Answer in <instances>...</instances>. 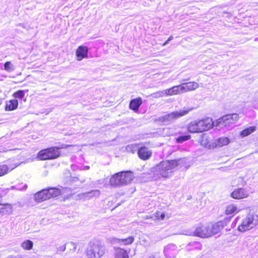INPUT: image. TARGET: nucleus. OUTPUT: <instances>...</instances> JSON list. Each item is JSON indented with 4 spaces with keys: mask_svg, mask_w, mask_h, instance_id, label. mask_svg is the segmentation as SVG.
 <instances>
[{
    "mask_svg": "<svg viewBox=\"0 0 258 258\" xmlns=\"http://www.w3.org/2000/svg\"><path fill=\"white\" fill-rule=\"evenodd\" d=\"M138 154L140 158L146 160L150 158L152 155V151L147 147H141L139 149Z\"/></svg>",
    "mask_w": 258,
    "mask_h": 258,
    "instance_id": "nucleus-15",
    "label": "nucleus"
},
{
    "mask_svg": "<svg viewBox=\"0 0 258 258\" xmlns=\"http://www.w3.org/2000/svg\"><path fill=\"white\" fill-rule=\"evenodd\" d=\"M88 48L87 46L81 45L78 47L76 51V55L78 61L88 57Z\"/></svg>",
    "mask_w": 258,
    "mask_h": 258,
    "instance_id": "nucleus-13",
    "label": "nucleus"
},
{
    "mask_svg": "<svg viewBox=\"0 0 258 258\" xmlns=\"http://www.w3.org/2000/svg\"><path fill=\"white\" fill-rule=\"evenodd\" d=\"M10 170L9 167L5 164L0 165V177L6 174Z\"/></svg>",
    "mask_w": 258,
    "mask_h": 258,
    "instance_id": "nucleus-29",
    "label": "nucleus"
},
{
    "mask_svg": "<svg viewBox=\"0 0 258 258\" xmlns=\"http://www.w3.org/2000/svg\"><path fill=\"white\" fill-rule=\"evenodd\" d=\"M165 90H163V91H157L154 93H152V94H151V96L153 98H155L163 97L166 96V94L165 93Z\"/></svg>",
    "mask_w": 258,
    "mask_h": 258,
    "instance_id": "nucleus-30",
    "label": "nucleus"
},
{
    "mask_svg": "<svg viewBox=\"0 0 258 258\" xmlns=\"http://www.w3.org/2000/svg\"><path fill=\"white\" fill-rule=\"evenodd\" d=\"M180 86V89L181 90L182 93L187 91L195 90L199 86L198 83L195 82L182 83Z\"/></svg>",
    "mask_w": 258,
    "mask_h": 258,
    "instance_id": "nucleus-14",
    "label": "nucleus"
},
{
    "mask_svg": "<svg viewBox=\"0 0 258 258\" xmlns=\"http://www.w3.org/2000/svg\"><path fill=\"white\" fill-rule=\"evenodd\" d=\"M65 249H66V247L64 246L63 248V250H64Z\"/></svg>",
    "mask_w": 258,
    "mask_h": 258,
    "instance_id": "nucleus-45",
    "label": "nucleus"
},
{
    "mask_svg": "<svg viewBox=\"0 0 258 258\" xmlns=\"http://www.w3.org/2000/svg\"><path fill=\"white\" fill-rule=\"evenodd\" d=\"M13 65L10 61H7L4 64V69L8 72H11L13 69Z\"/></svg>",
    "mask_w": 258,
    "mask_h": 258,
    "instance_id": "nucleus-32",
    "label": "nucleus"
},
{
    "mask_svg": "<svg viewBox=\"0 0 258 258\" xmlns=\"http://www.w3.org/2000/svg\"><path fill=\"white\" fill-rule=\"evenodd\" d=\"M192 245L195 246L196 248H198L199 249H201L202 247V244L198 242H194L192 243Z\"/></svg>",
    "mask_w": 258,
    "mask_h": 258,
    "instance_id": "nucleus-36",
    "label": "nucleus"
},
{
    "mask_svg": "<svg viewBox=\"0 0 258 258\" xmlns=\"http://www.w3.org/2000/svg\"><path fill=\"white\" fill-rule=\"evenodd\" d=\"M16 109V99L7 101L5 105L6 111H12Z\"/></svg>",
    "mask_w": 258,
    "mask_h": 258,
    "instance_id": "nucleus-24",
    "label": "nucleus"
},
{
    "mask_svg": "<svg viewBox=\"0 0 258 258\" xmlns=\"http://www.w3.org/2000/svg\"><path fill=\"white\" fill-rule=\"evenodd\" d=\"M186 160L184 158L161 162L152 169L153 178L155 180H162L170 177L173 173V169L178 166L180 168L182 167Z\"/></svg>",
    "mask_w": 258,
    "mask_h": 258,
    "instance_id": "nucleus-1",
    "label": "nucleus"
},
{
    "mask_svg": "<svg viewBox=\"0 0 258 258\" xmlns=\"http://www.w3.org/2000/svg\"><path fill=\"white\" fill-rule=\"evenodd\" d=\"M256 131L255 126H250L243 130L240 133L241 137H245L248 136Z\"/></svg>",
    "mask_w": 258,
    "mask_h": 258,
    "instance_id": "nucleus-26",
    "label": "nucleus"
},
{
    "mask_svg": "<svg viewBox=\"0 0 258 258\" xmlns=\"http://www.w3.org/2000/svg\"><path fill=\"white\" fill-rule=\"evenodd\" d=\"M239 119L238 114L233 113L226 115L216 121L215 126L219 128H222L234 123Z\"/></svg>",
    "mask_w": 258,
    "mask_h": 258,
    "instance_id": "nucleus-8",
    "label": "nucleus"
},
{
    "mask_svg": "<svg viewBox=\"0 0 258 258\" xmlns=\"http://www.w3.org/2000/svg\"><path fill=\"white\" fill-rule=\"evenodd\" d=\"M24 95L23 91H17V98H22Z\"/></svg>",
    "mask_w": 258,
    "mask_h": 258,
    "instance_id": "nucleus-37",
    "label": "nucleus"
},
{
    "mask_svg": "<svg viewBox=\"0 0 258 258\" xmlns=\"http://www.w3.org/2000/svg\"><path fill=\"white\" fill-rule=\"evenodd\" d=\"M84 168H85V169H89V166H85V167H84Z\"/></svg>",
    "mask_w": 258,
    "mask_h": 258,
    "instance_id": "nucleus-42",
    "label": "nucleus"
},
{
    "mask_svg": "<svg viewBox=\"0 0 258 258\" xmlns=\"http://www.w3.org/2000/svg\"><path fill=\"white\" fill-rule=\"evenodd\" d=\"M240 211V210L238 209L236 206L233 204H231L227 207L225 212L227 215H231L237 213Z\"/></svg>",
    "mask_w": 258,
    "mask_h": 258,
    "instance_id": "nucleus-25",
    "label": "nucleus"
},
{
    "mask_svg": "<svg viewBox=\"0 0 258 258\" xmlns=\"http://www.w3.org/2000/svg\"><path fill=\"white\" fill-rule=\"evenodd\" d=\"M135 240V237L130 236L125 238H114L113 242L120 246H125L132 244Z\"/></svg>",
    "mask_w": 258,
    "mask_h": 258,
    "instance_id": "nucleus-16",
    "label": "nucleus"
},
{
    "mask_svg": "<svg viewBox=\"0 0 258 258\" xmlns=\"http://www.w3.org/2000/svg\"><path fill=\"white\" fill-rule=\"evenodd\" d=\"M192 109V108L184 107L179 110H176L161 116L159 118V120L164 124H168L170 122L186 115Z\"/></svg>",
    "mask_w": 258,
    "mask_h": 258,
    "instance_id": "nucleus-5",
    "label": "nucleus"
},
{
    "mask_svg": "<svg viewBox=\"0 0 258 258\" xmlns=\"http://www.w3.org/2000/svg\"><path fill=\"white\" fill-rule=\"evenodd\" d=\"M169 41L168 40H167L163 44V46H165L166 44H167L168 43H169Z\"/></svg>",
    "mask_w": 258,
    "mask_h": 258,
    "instance_id": "nucleus-39",
    "label": "nucleus"
},
{
    "mask_svg": "<svg viewBox=\"0 0 258 258\" xmlns=\"http://www.w3.org/2000/svg\"><path fill=\"white\" fill-rule=\"evenodd\" d=\"M105 252V246L98 241L91 242L86 250L88 258H100Z\"/></svg>",
    "mask_w": 258,
    "mask_h": 258,
    "instance_id": "nucleus-4",
    "label": "nucleus"
},
{
    "mask_svg": "<svg viewBox=\"0 0 258 258\" xmlns=\"http://www.w3.org/2000/svg\"><path fill=\"white\" fill-rule=\"evenodd\" d=\"M229 143V140L226 137H221L218 139L217 145L220 147H222L227 145Z\"/></svg>",
    "mask_w": 258,
    "mask_h": 258,
    "instance_id": "nucleus-28",
    "label": "nucleus"
},
{
    "mask_svg": "<svg viewBox=\"0 0 258 258\" xmlns=\"http://www.w3.org/2000/svg\"><path fill=\"white\" fill-rule=\"evenodd\" d=\"M12 212V207L9 204L0 203V214L2 215L10 214Z\"/></svg>",
    "mask_w": 258,
    "mask_h": 258,
    "instance_id": "nucleus-20",
    "label": "nucleus"
},
{
    "mask_svg": "<svg viewBox=\"0 0 258 258\" xmlns=\"http://www.w3.org/2000/svg\"><path fill=\"white\" fill-rule=\"evenodd\" d=\"M100 191L99 190H92L89 192H85L83 194V197L85 199H90L91 198L95 197H98L100 195Z\"/></svg>",
    "mask_w": 258,
    "mask_h": 258,
    "instance_id": "nucleus-23",
    "label": "nucleus"
},
{
    "mask_svg": "<svg viewBox=\"0 0 258 258\" xmlns=\"http://www.w3.org/2000/svg\"><path fill=\"white\" fill-rule=\"evenodd\" d=\"M199 126L201 132L207 131L213 126H215L216 121H213L212 119L207 117L204 119L198 121Z\"/></svg>",
    "mask_w": 258,
    "mask_h": 258,
    "instance_id": "nucleus-10",
    "label": "nucleus"
},
{
    "mask_svg": "<svg viewBox=\"0 0 258 258\" xmlns=\"http://www.w3.org/2000/svg\"><path fill=\"white\" fill-rule=\"evenodd\" d=\"M13 95L15 98H16V92H14Z\"/></svg>",
    "mask_w": 258,
    "mask_h": 258,
    "instance_id": "nucleus-41",
    "label": "nucleus"
},
{
    "mask_svg": "<svg viewBox=\"0 0 258 258\" xmlns=\"http://www.w3.org/2000/svg\"><path fill=\"white\" fill-rule=\"evenodd\" d=\"M178 251L177 247L173 244H170L167 245L164 250L165 255L167 257H173L177 254Z\"/></svg>",
    "mask_w": 258,
    "mask_h": 258,
    "instance_id": "nucleus-12",
    "label": "nucleus"
},
{
    "mask_svg": "<svg viewBox=\"0 0 258 258\" xmlns=\"http://www.w3.org/2000/svg\"><path fill=\"white\" fill-rule=\"evenodd\" d=\"M115 258H129L128 253L127 251L120 247L114 248Z\"/></svg>",
    "mask_w": 258,
    "mask_h": 258,
    "instance_id": "nucleus-18",
    "label": "nucleus"
},
{
    "mask_svg": "<svg viewBox=\"0 0 258 258\" xmlns=\"http://www.w3.org/2000/svg\"><path fill=\"white\" fill-rule=\"evenodd\" d=\"M149 258H157L155 256H151Z\"/></svg>",
    "mask_w": 258,
    "mask_h": 258,
    "instance_id": "nucleus-43",
    "label": "nucleus"
},
{
    "mask_svg": "<svg viewBox=\"0 0 258 258\" xmlns=\"http://www.w3.org/2000/svg\"><path fill=\"white\" fill-rule=\"evenodd\" d=\"M190 138V136H182L178 137L176 141L177 143H182L185 141L189 140Z\"/></svg>",
    "mask_w": 258,
    "mask_h": 258,
    "instance_id": "nucleus-31",
    "label": "nucleus"
},
{
    "mask_svg": "<svg viewBox=\"0 0 258 258\" xmlns=\"http://www.w3.org/2000/svg\"><path fill=\"white\" fill-rule=\"evenodd\" d=\"M60 194V190L58 188L44 189L34 195V200L37 202H41L50 198L56 197Z\"/></svg>",
    "mask_w": 258,
    "mask_h": 258,
    "instance_id": "nucleus-6",
    "label": "nucleus"
},
{
    "mask_svg": "<svg viewBox=\"0 0 258 258\" xmlns=\"http://www.w3.org/2000/svg\"><path fill=\"white\" fill-rule=\"evenodd\" d=\"M142 103V100L141 98H138L133 99L131 101L130 103V107L133 110H137L140 106Z\"/></svg>",
    "mask_w": 258,
    "mask_h": 258,
    "instance_id": "nucleus-21",
    "label": "nucleus"
},
{
    "mask_svg": "<svg viewBox=\"0 0 258 258\" xmlns=\"http://www.w3.org/2000/svg\"><path fill=\"white\" fill-rule=\"evenodd\" d=\"M183 234L186 235H192V232L189 231H187L185 233H184Z\"/></svg>",
    "mask_w": 258,
    "mask_h": 258,
    "instance_id": "nucleus-38",
    "label": "nucleus"
},
{
    "mask_svg": "<svg viewBox=\"0 0 258 258\" xmlns=\"http://www.w3.org/2000/svg\"><path fill=\"white\" fill-rule=\"evenodd\" d=\"M21 246L25 250H30L33 246V242L30 240H26L21 244Z\"/></svg>",
    "mask_w": 258,
    "mask_h": 258,
    "instance_id": "nucleus-27",
    "label": "nucleus"
},
{
    "mask_svg": "<svg viewBox=\"0 0 258 258\" xmlns=\"http://www.w3.org/2000/svg\"><path fill=\"white\" fill-rule=\"evenodd\" d=\"M180 86L178 85L165 90L166 96H172L182 93L181 90H180Z\"/></svg>",
    "mask_w": 258,
    "mask_h": 258,
    "instance_id": "nucleus-19",
    "label": "nucleus"
},
{
    "mask_svg": "<svg viewBox=\"0 0 258 258\" xmlns=\"http://www.w3.org/2000/svg\"><path fill=\"white\" fill-rule=\"evenodd\" d=\"M155 217L158 219L164 220L165 217V214L164 213H161L160 211H157L155 213Z\"/></svg>",
    "mask_w": 258,
    "mask_h": 258,
    "instance_id": "nucleus-33",
    "label": "nucleus"
},
{
    "mask_svg": "<svg viewBox=\"0 0 258 258\" xmlns=\"http://www.w3.org/2000/svg\"><path fill=\"white\" fill-rule=\"evenodd\" d=\"M119 174L118 173H115L110 177L109 182L111 186L118 187L122 185Z\"/></svg>",
    "mask_w": 258,
    "mask_h": 258,
    "instance_id": "nucleus-17",
    "label": "nucleus"
},
{
    "mask_svg": "<svg viewBox=\"0 0 258 258\" xmlns=\"http://www.w3.org/2000/svg\"><path fill=\"white\" fill-rule=\"evenodd\" d=\"M236 221L238 222V230L244 232L252 229L257 224L258 217L255 215L249 214L241 219L237 217Z\"/></svg>",
    "mask_w": 258,
    "mask_h": 258,
    "instance_id": "nucleus-3",
    "label": "nucleus"
},
{
    "mask_svg": "<svg viewBox=\"0 0 258 258\" xmlns=\"http://www.w3.org/2000/svg\"><path fill=\"white\" fill-rule=\"evenodd\" d=\"M27 185L26 184H23L22 183L21 184H19L18 186H17V189L20 190H25L27 188Z\"/></svg>",
    "mask_w": 258,
    "mask_h": 258,
    "instance_id": "nucleus-34",
    "label": "nucleus"
},
{
    "mask_svg": "<svg viewBox=\"0 0 258 258\" xmlns=\"http://www.w3.org/2000/svg\"><path fill=\"white\" fill-rule=\"evenodd\" d=\"M250 193L249 187L238 188L233 190L231 193V197L235 199H242L248 197Z\"/></svg>",
    "mask_w": 258,
    "mask_h": 258,
    "instance_id": "nucleus-9",
    "label": "nucleus"
},
{
    "mask_svg": "<svg viewBox=\"0 0 258 258\" xmlns=\"http://www.w3.org/2000/svg\"><path fill=\"white\" fill-rule=\"evenodd\" d=\"M188 130L190 133H201L199 126V122L197 121H194L190 123L188 126Z\"/></svg>",
    "mask_w": 258,
    "mask_h": 258,
    "instance_id": "nucleus-22",
    "label": "nucleus"
},
{
    "mask_svg": "<svg viewBox=\"0 0 258 258\" xmlns=\"http://www.w3.org/2000/svg\"><path fill=\"white\" fill-rule=\"evenodd\" d=\"M2 101H3V99L0 98V105L2 104Z\"/></svg>",
    "mask_w": 258,
    "mask_h": 258,
    "instance_id": "nucleus-44",
    "label": "nucleus"
},
{
    "mask_svg": "<svg viewBox=\"0 0 258 258\" xmlns=\"http://www.w3.org/2000/svg\"><path fill=\"white\" fill-rule=\"evenodd\" d=\"M173 39V36H170L168 38V40L169 41H170L171 40H172Z\"/></svg>",
    "mask_w": 258,
    "mask_h": 258,
    "instance_id": "nucleus-40",
    "label": "nucleus"
},
{
    "mask_svg": "<svg viewBox=\"0 0 258 258\" xmlns=\"http://www.w3.org/2000/svg\"><path fill=\"white\" fill-rule=\"evenodd\" d=\"M59 148L52 147L41 150L37 155V157L40 160H51L56 159L60 155Z\"/></svg>",
    "mask_w": 258,
    "mask_h": 258,
    "instance_id": "nucleus-7",
    "label": "nucleus"
},
{
    "mask_svg": "<svg viewBox=\"0 0 258 258\" xmlns=\"http://www.w3.org/2000/svg\"><path fill=\"white\" fill-rule=\"evenodd\" d=\"M68 245L71 248H72V250L74 251L76 250V249L77 248V245L76 244V243H74L73 242H71L69 243H68Z\"/></svg>",
    "mask_w": 258,
    "mask_h": 258,
    "instance_id": "nucleus-35",
    "label": "nucleus"
},
{
    "mask_svg": "<svg viewBox=\"0 0 258 258\" xmlns=\"http://www.w3.org/2000/svg\"><path fill=\"white\" fill-rule=\"evenodd\" d=\"M118 173H120L119 174L122 185L128 184L134 178L133 174L131 171H122Z\"/></svg>",
    "mask_w": 258,
    "mask_h": 258,
    "instance_id": "nucleus-11",
    "label": "nucleus"
},
{
    "mask_svg": "<svg viewBox=\"0 0 258 258\" xmlns=\"http://www.w3.org/2000/svg\"><path fill=\"white\" fill-rule=\"evenodd\" d=\"M224 222L219 221L213 224L200 225L197 227L194 235L201 238H208L218 234L224 226Z\"/></svg>",
    "mask_w": 258,
    "mask_h": 258,
    "instance_id": "nucleus-2",
    "label": "nucleus"
}]
</instances>
